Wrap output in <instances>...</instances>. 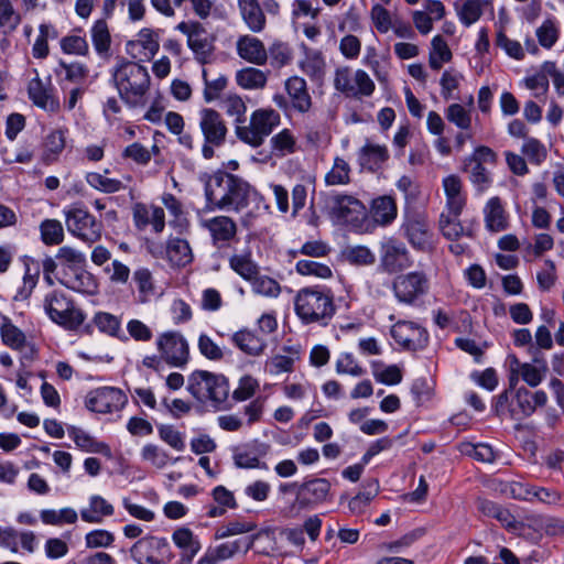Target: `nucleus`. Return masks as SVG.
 <instances>
[{"mask_svg":"<svg viewBox=\"0 0 564 564\" xmlns=\"http://www.w3.org/2000/svg\"><path fill=\"white\" fill-rule=\"evenodd\" d=\"M232 341L247 355L258 356L265 348L263 338L248 329H241L232 335Z\"/></svg>","mask_w":564,"mask_h":564,"instance_id":"nucleus-31","label":"nucleus"},{"mask_svg":"<svg viewBox=\"0 0 564 564\" xmlns=\"http://www.w3.org/2000/svg\"><path fill=\"white\" fill-rule=\"evenodd\" d=\"M58 66L65 73V79L74 84H83L88 77L89 69L86 65L74 62L59 61Z\"/></svg>","mask_w":564,"mask_h":564,"instance_id":"nucleus-61","label":"nucleus"},{"mask_svg":"<svg viewBox=\"0 0 564 564\" xmlns=\"http://www.w3.org/2000/svg\"><path fill=\"white\" fill-rule=\"evenodd\" d=\"M477 509L486 517L497 519L506 528H514L517 520L514 516L502 506L482 498L477 499Z\"/></svg>","mask_w":564,"mask_h":564,"instance_id":"nucleus-30","label":"nucleus"},{"mask_svg":"<svg viewBox=\"0 0 564 564\" xmlns=\"http://www.w3.org/2000/svg\"><path fill=\"white\" fill-rule=\"evenodd\" d=\"M41 237L45 245H59L64 239V229L56 219H45L40 225Z\"/></svg>","mask_w":564,"mask_h":564,"instance_id":"nucleus-49","label":"nucleus"},{"mask_svg":"<svg viewBox=\"0 0 564 564\" xmlns=\"http://www.w3.org/2000/svg\"><path fill=\"white\" fill-rule=\"evenodd\" d=\"M280 123V115L273 109H257L250 117L248 126H237V138L253 147H260L273 129Z\"/></svg>","mask_w":564,"mask_h":564,"instance_id":"nucleus-6","label":"nucleus"},{"mask_svg":"<svg viewBox=\"0 0 564 564\" xmlns=\"http://www.w3.org/2000/svg\"><path fill=\"white\" fill-rule=\"evenodd\" d=\"M130 553L139 564H166L173 557L166 539L156 536L138 540L131 546Z\"/></svg>","mask_w":564,"mask_h":564,"instance_id":"nucleus-11","label":"nucleus"},{"mask_svg":"<svg viewBox=\"0 0 564 564\" xmlns=\"http://www.w3.org/2000/svg\"><path fill=\"white\" fill-rule=\"evenodd\" d=\"M330 490V482L325 478H315L303 482L297 490L295 502L283 511L284 517L294 518L297 514L296 505L304 508L312 503H319L326 500Z\"/></svg>","mask_w":564,"mask_h":564,"instance_id":"nucleus-14","label":"nucleus"},{"mask_svg":"<svg viewBox=\"0 0 564 564\" xmlns=\"http://www.w3.org/2000/svg\"><path fill=\"white\" fill-rule=\"evenodd\" d=\"M174 544L182 550V564H189L200 550V543L188 528H180L173 532Z\"/></svg>","mask_w":564,"mask_h":564,"instance_id":"nucleus-26","label":"nucleus"},{"mask_svg":"<svg viewBox=\"0 0 564 564\" xmlns=\"http://www.w3.org/2000/svg\"><path fill=\"white\" fill-rule=\"evenodd\" d=\"M412 261L405 245L390 238L381 243L380 265L389 273H397L411 267Z\"/></svg>","mask_w":564,"mask_h":564,"instance_id":"nucleus-18","label":"nucleus"},{"mask_svg":"<svg viewBox=\"0 0 564 564\" xmlns=\"http://www.w3.org/2000/svg\"><path fill=\"white\" fill-rule=\"evenodd\" d=\"M267 51L273 68H282L290 64L293 58V50L282 41H274Z\"/></svg>","mask_w":564,"mask_h":564,"instance_id":"nucleus-46","label":"nucleus"},{"mask_svg":"<svg viewBox=\"0 0 564 564\" xmlns=\"http://www.w3.org/2000/svg\"><path fill=\"white\" fill-rule=\"evenodd\" d=\"M166 256L169 261L176 267H185L193 260L192 249L187 240L182 238H171L166 246Z\"/></svg>","mask_w":564,"mask_h":564,"instance_id":"nucleus-29","label":"nucleus"},{"mask_svg":"<svg viewBox=\"0 0 564 564\" xmlns=\"http://www.w3.org/2000/svg\"><path fill=\"white\" fill-rule=\"evenodd\" d=\"M369 488H372L368 491L359 492L354 498H351L348 502V508L351 513L360 514L368 507L370 501L377 496L379 491L378 480H372L369 485Z\"/></svg>","mask_w":564,"mask_h":564,"instance_id":"nucleus-53","label":"nucleus"},{"mask_svg":"<svg viewBox=\"0 0 564 564\" xmlns=\"http://www.w3.org/2000/svg\"><path fill=\"white\" fill-rule=\"evenodd\" d=\"M252 290L257 294L278 297L281 293V285L276 280L268 275H260L259 273L251 281Z\"/></svg>","mask_w":564,"mask_h":564,"instance_id":"nucleus-52","label":"nucleus"},{"mask_svg":"<svg viewBox=\"0 0 564 564\" xmlns=\"http://www.w3.org/2000/svg\"><path fill=\"white\" fill-rule=\"evenodd\" d=\"M86 182L93 188L106 194H113L126 187L120 180L110 178L97 172L87 173Z\"/></svg>","mask_w":564,"mask_h":564,"instance_id":"nucleus-44","label":"nucleus"},{"mask_svg":"<svg viewBox=\"0 0 564 564\" xmlns=\"http://www.w3.org/2000/svg\"><path fill=\"white\" fill-rule=\"evenodd\" d=\"M203 80L205 85L204 99L206 102H212L218 99L228 84V78L225 75H220L215 79H209L207 69H203Z\"/></svg>","mask_w":564,"mask_h":564,"instance_id":"nucleus-50","label":"nucleus"},{"mask_svg":"<svg viewBox=\"0 0 564 564\" xmlns=\"http://www.w3.org/2000/svg\"><path fill=\"white\" fill-rule=\"evenodd\" d=\"M202 227L208 230L213 245L219 249L228 247L237 235V225L228 216L204 219L202 220Z\"/></svg>","mask_w":564,"mask_h":564,"instance_id":"nucleus-19","label":"nucleus"},{"mask_svg":"<svg viewBox=\"0 0 564 564\" xmlns=\"http://www.w3.org/2000/svg\"><path fill=\"white\" fill-rule=\"evenodd\" d=\"M113 514V507L100 496H93L89 501V508L80 511V517L88 523H100L102 517Z\"/></svg>","mask_w":564,"mask_h":564,"instance_id":"nucleus-33","label":"nucleus"},{"mask_svg":"<svg viewBox=\"0 0 564 564\" xmlns=\"http://www.w3.org/2000/svg\"><path fill=\"white\" fill-rule=\"evenodd\" d=\"M452 57L453 55L446 41L441 35L434 36L429 57L430 67L434 70H438L442 68L443 63H448Z\"/></svg>","mask_w":564,"mask_h":564,"instance_id":"nucleus-41","label":"nucleus"},{"mask_svg":"<svg viewBox=\"0 0 564 564\" xmlns=\"http://www.w3.org/2000/svg\"><path fill=\"white\" fill-rule=\"evenodd\" d=\"M516 406L508 409L511 419L520 420L534 413L532 393L524 387L517 389L514 393Z\"/></svg>","mask_w":564,"mask_h":564,"instance_id":"nucleus-37","label":"nucleus"},{"mask_svg":"<svg viewBox=\"0 0 564 564\" xmlns=\"http://www.w3.org/2000/svg\"><path fill=\"white\" fill-rule=\"evenodd\" d=\"M69 437L73 438L75 444L85 452L110 454V448L107 444L97 442L91 435L84 430L69 426L67 429Z\"/></svg>","mask_w":564,"mask_h":564,"instance_id":"nucleus-34","label":"nucleus"},{"mask_svg":"<svg viewBox=\"0 0 564 564\" xmlns=\"http://www.w3.org/2000/svg\"><path fill=\"white\" fill-rule=\"evenodd\" d=\"M252 451L246 448H236L234 453V462L238 468H257L260 467L259 456H265L270 446L257 441L252 444Z\"/></svg>","mask_w":564,"mask_h":564,"instance_id":"nucleus-28","label":"nucleus"},{"mask_svg":"<svg viewBox=\"0 0 564 564\" xmlns=\"http://www.w3.org/2000/svg\"><path fill=\"white\" fill-rule=\"evenodd\" d=\"M295 268L297 273L302 275H314L321 279L332 276V270L328 265L313 260H300Z\"/></svg>","mask_w":564,"mask_h":564,"instance_id":"nucleus-60","label":"nucleus"},{"mask_svg":"<svg viewBox=\"0 0 564 564\" xmlns=\"http://www.w3.org/2000/svg\"><path fill=\"white\" fill-rule=\"evenodd\" d=\"M395 297L401 303L413 304L429 289V282L424 273L410 272L398 275L392 284Z\"/></svg>","mask_w":564,"mask_h":564,"instance_id":"nucleus-15","label":"nucleus"},{"mask_svg":"<svg viewBox=\"0 0 564 564\" xmlns=\"http://www.w3.org/2000/svg\"><path fill=\"white\" fill-rule=\"evenodd\" d=\"M127 400V395L120 389L101 387L88 392L85 404L93 412L106 414L121 410Z\"/></svg>","mask_w":564,"mask_h":564,"instance_id":"nucleus-13","label":"nucleus"},{"mask_svg":"<svg viewBox=\"0 0 564 564\" xmlns=\"http://www.w3.org/2000/svg\"><path fill=\"white\" fill-rule=\"evenodd\" d=\"M22 17L10 0H0V29L4 34L14 32L21 24Z\"/></svg>","mask_w":564,"mask_h":564,"instance_id":"nucleus-43","label":"nucleus"},{"mask_svg":"<svg viewBox=\"0 0 564 564\" xmlns=\"http://www.w3.org/2000/svg\"><path fill=\"white\" fill-rule=\"evenodd\" d=\"M112 79L120 98L127 105L137 107L143 104L150 87V75L144 66L121 59L113 68Z\"/></svg>","mask_w":564,"mask_h":564,"instance_id":"nucleus-2","label":"nucleus"},{"mask_svg":"<svg viewBox=\"0 0 564 564\" xmlns=\"http://www.w3.org/2000/svg\"><path fill=\"white\" fill-rule=\"evenodd\" d=\"M522 153L531 163L540 164L547 155L545 147L534 138L525 140L522 145Z\"/></svg>","mask_w":564,"mask_h":564,"instance_id":"nucleus-64","label":"nucleus"},{"mask_svg":"<svg viewBox=\"0 0 564 564\" xmlns=\"http://www.w3.org/2000/svg\"><path fill=\"white\" fill-rule=\"evenodd\" d=\"M482 14V1L481 0H464L462 7L458 9V17L460 22L470 26Z\"/></svg>","mask_w":564,"mask_h":564,"instance_id":"nucleus-54","label":"nucleus"},{"mask_svg":"<svg viewBox=\"0 0 564 564\" xmlns=\"http://www.w3.org/2000/svg\"><path fill=\"white\" fill-rule=\"evenodd\" d=\"M335 311L334 295L328 289L305 288L295 296V312L305 324H325Z\"/></svg>","mask_w":564,"mask_h":564,"instance_id":"nucleus-3","label":"nucleus"},{"mask_svg":"<svg viewBox=\"0 0 564 564\" xmlns=\"http://www.w3.org/2000/svg\"><path fill=\"white\" fill-rule=\"evenodd\" d=\"M28 94L34 105L46 111L56 112L59 109L58 100L48 93L39 77L29 83Z\"/></svg>","mask_w":564,"mask_h":564,"instance_id":"nucleus-27","label":"nucleus"},{"mask_svg":"<svg viewBox=\"0 0 564 564\" xmlns=\"http://www.w3.org/2000/svg\"><path fill=\"white\" fill-rule=\"evenodd\" d=\"M187 390L196 400H209L215 405L225 403L229 397L228 380L205 370H196L189 376Z\"/></svg>","mask_w":564,"mask_h":564,"instance_id":"nucleus-4","label":"nucleus"},{"mask_svg":"<svg viewBox=\"0 0 564 564\" xmlns=\"http://www.w3.org/2000/svg\"><path fill=\"white\" fill-rule=\"evenodd\" d=\"M0 334L3 344L12 349L20 350L25 345L26 338L24 333L7 316H2Z\"/></svg>","mask_w":564,"mask_h":564,"instance_id":"nucleus-39","label":"nucleus"},{"mask_svg":"<svg viewBox=\"0 0 564 564\" xmlns=\"http://www.w3.org/2000/svg\"><path fill=\"white\" fill-rule=\"evenodd\" d=\"M61 48L65 54L87 56L89 45L85 37L79 35H67L61 40Z\"/></svg>","mask_w":564,"mask_h":564,"instance_id":"nucleus-56","label":"nucleus"},{"mask_svg":"<svg viewBox=\"0 0 564 564\" xmlns=\"http://www.w3.org/2000/svg\"><path fill=\"white\" fill-rule=\"evenodd\" d=\"M446 119L462 130L471 127V116L460 104H452L447 107Z\"/></svg>","mask_w":564,"mask_h":564,"instance_id":"nucleus-59","label":"nucleus"},{"mask_svg":"<svg viewBox=\"0 0 564 564\" xmlns=\"http://www.w3.org/2000/svg\"><path fill=\"white\" fill-rule=\"evenodd\" d=\"M67 230L78 239L91 245L101 238L102 224L83 208L65 213Z\"/></svg>","mask_w":564,"mask_h":564,"instance_id":"nucleus-8","label":"nucleus"},{"mask_svg":"<svg viewBox=\"0 0 564 564\" xmlns=\"http://www.w3.org/2000/svg\"><path fill=\"white\" fill-rule=\"evenodd\" d=\"M141 457L143 460L150 462L156 468H164L169 460V454L154 444H147L141 451Z\"/></svg>","mask_w":564,"mask_h":564,"instance_id":"nucleus-62","label":"nucleus"},{"mask_svg":"<svg viewBox=\"0 0 564 564\" xmlns=\"http://www.w3.org/2000/svg\"><path fill=\"white\" fill-rule=\"evenodd\" d=\"M271 143L273 150L278 151L281 155L294 153L296 149V141L288 129L272 137Z\"/></svg>","mask_w":564,"mask_h":564,"instance_id":"nucleus-63","label":"nucleus"},{"mask_svg":"<svg viewBox=\"0 0 564 564\" xmlns=\"http://www.w3.org/2000/svg\"><path fill=\"white\" fill-rule=\"evenodd\" d=\"M61 283L79 293L94 294L97 291V282L93 274L80 267H69Z\"/></svg>","mask_w":564,"mask_h":564,"instance_id":"nucleus-22","label":"nucleus"},{"mask_svg":"<svg viewBox=\"0 0 564 564\" xmlns=\"http://www.w3.org/2000/svg\"><path fill=\"white\" fill-rule=\"evenodd\" d=\"M285 89L294 109L300 112H307L310 110L312 99L307 91L306 82L302 77H290L285 82Z\"/></svg>","mask_w":564,"mask_h":564,"instance_id":"nucleus-25","label":"nucleus"},{"mask_svg":"<svg viewBox=\"0 0 564 564\" xmlns=\"http://www.w3.org/2000/svg\"><path fill=\"white\" fill-rule=\"evenodd\" d=\"M392 338L406 350L424 349L429 343V333L413 322L399 321L391 327Z\"/></svg>","mask_w":564,"mask_h":564,"instance_id":"nucleus-17","label":"nucleus"},{"mask_svg":"<svg viewBox=\"0 0 564 564\" xmlns=\"http://www.w3.org/2000/svg\"><path fill=\"white\" fill-rule=\"evenodd\" d=\"M196 122L204 138L202 154L204 159L209 160L215 154L214 149L225 144L228 133L227 124L221 113L213 108H202L197 113Z\"/></svg>","mask_w":564,"mask_h":564,"instance_id":"nucleus-5","label":"nucleus"},{"mask_svg":"<svg viewBox=\"0 0 564 564\" xmlns=\"http://www.w3.org/2000/svg\"><path fill=\"white\" fill-rule=\"evenodd\" d=\"M485 225L491 232H500L509 227V216L498 196L491 197L484 208Z\"/></svg>","mask_w":564,"mask_h":564,"instance_id":"nucleus-23","label":"nucleus"},{"mask_svg":"<svg viewBox=\"0 0 564 564\" xmlns=\"http://www.w3.org/2000/svg\"><path fill=\"white\" fill-rule=\"evenodd\" d=\"M251 186L241 177L216 172L205 184V196L209 209L240 212L249 204Z\"/></svg>","mask_w":564,"mask_h":564,"instance_id":"nucleus-1","label":"nucleus"},{"mask_svg":"<svg viewBox=\"0 0 564 564\" xmlns=\"http://www.w3.org/2000/svg\"><path fill=\"white\" fill-rule=\"evenodd\" d=\"M224 109L229 117H235L237 126H243L246 122L247 106L243 99L237 94H229L223 100Z\"/></svg>","mask_w":564,"mask_h":564,"instance_id":"nucleus-48","label":"nucleus"},{"mask_svg":"<svg viewBox=\"0 0 564 564\" xmlns=\"http://www.w3.org/2000/svg\"><path fill=\"white\" fill-rule=\"evenodd\" d=\"M371 212L377 224L388 225L397 217V205L391 196H380L373 199Z\"/></svg>","mask_w":564,"mask_h":564,"instance_id":"nucleus-35","label":"nucleus"},{"mask_svg":"<svg viewBox=\"0 0 564 564\" xmlns=\"http://www.w3.org/2000/svg\"><path fill=\"white\" fill-rule=\"evenodd\" d=\"M336 372L339 375L361 377L365 375L366 370L357 362L352 354L343 352L336 360Z\"/></svg>","mask_w":564,"mask_h":564,"instance_id":"nucleus-57","label":"nucleus"},{"mask_svg":"<svg viewBox=\"0 0 564 564\" xmlns=\"http://www.w3.org/2000/svg\"><path fill=\"white\" fill-rule=\"evenodd\" d=\"M44 310L54 323L68 330H76L85 321L83 311L59 291H53L45 296Z\"/></svg>","mask_w":564,"mask_h":564,"instance_id":"nucleus-7","label":"nucleus"},{"mask_svg":"<svg viewBox=\"0 0 564 564\" xmlns=\"http://www.w3.org/2000/svg\"><path fill=\"white\" fill-rule=\"evenodd\" d=\"M133 281L137 283V288L142 302L148 301L149 296L154 292L152 273L145 268H140L133 273Z\"/></svg>","mask_w":564,"mask_h":564,"instance_id":"nucleus-58","label":"nucleus"},{"mask_svg":"<svg viewBox=\"0 0 564 564\" xmlns=\"http://www.w3.org/2000/svg\"><path fill=\"white\" fill-rule=\"evenodd\" d=\"M463 170L468 173L469 181L477 188L478 192H485L491 184V176L485 165L479 163H469L464 159Z\"/></svg>","mask_w":564,"mask_h":564,"instance_id":"nucleus-42","label":"nucleus"},{"mask_svg":"<svg viewBox=\"0 0 564 564\" xmlns=\"http://www.w3.org/2000/svg\"><path fill=\"white\" fill-rule=\"evenodd\" d=\"M254 540L256 535L245 536L231 542L223 543L215 547L214 551L220 561L227 560L232 557L236 553L240 551L247 553L253 546Z\"/></svg>","mask_w":564,"mask_h":564,"instance_id":"nucleus-45","label":"nucleus"},{"mask_svg":"<svg viewBox=\"0 0 564 564\" xmlns=\"http://www.w3.org/2000/svg\"><path fill=\"white\" fill-rule=\"evenodd\" d=\"M459 216H452L451 214H442L440 217V229L443 236L449 240H458L462 236H471V231H465L459 221Z\"/></svg>","mask_w":564,"mask_h":564,"instance_id":"nucleus-47","label":"nucleus"},{"mask_svg":"<svg viewBox=\"0 0 564 564\" xmlns=\"http://www.w3.org/2000/svg\"><path fill=\"white\" fill-rule=\"evenodd\" d=\"M177 30L187 35V44L196 59L205 64L214 52V37L198 22H181Z\"/></svg>","mask_w":564,"mask_h":564,"instance_id":"nucleus-12","label":"nucleus"},{"mask_svg":"<svg viewBox=\"0 0 564 564\" xmlns=\"http://www.w3.org/2000/svg\"><path fill=\"white\" fill-rule=\"evenodd\" d=\"M349 173L348 163L341 158H336L333 169L325 176V181L328 185L348 184L350 181Z\"/></svg>","mask_w":564,"mask_h":564,"instance_id":"nucleus-55","label":"nucleus"},{"mask_svg":"<svg viewBox=\"0 0 564 564\" xmlns=\"http://www.w3.org/2000/svg\"><path fill=\"white\" fill-rule=\"evenodd\" d=\"M389 158V151L386 145L367 142L359 151L360 166L370 172L379 171Z\"/></svg>","mask_w":564,"mask_h":564,"instance_id":"nucleus-24","label":"nucleus"},{"mask_svg":"<svg viewBox=\"0 0 564 564\" xmlns=\"http://www.w3.org/2000/svg\"><path fill=\"white\" fill-rule=\"evenodd\" d=\"M237 54L250 64L262 66L268 62V51L264 43L256 36L246 34L236 42Z\"/></svg>","mask_w":564,"mask_h":564,"instance_id":"nucleus-20","label":"nucleus"},{"mask_svg":"<svg viewBox=\"0 0 564 564\" xmlns=\"http://www.w3.org/2000/svg\"><path fill=\"white\" fill-rule=\"evenodd\" d=\"M236 82L245 89H261L265 87L268 76L261 69L246 67L237 72Z\"/></svg>","mask_w":564,"mask_h":564,"instance_id":"nucleus-40","label":"nucleus"},{"mask_svg":"<svg viewBox=\"0 0 564 564\" xmlns=\"http://www.w3.org/2000/svg\"><path fill=\"white\" fill-rule=\"evenodd\" d=\"M329 214L338 223L354 224L362 219L365 215L364 204L351 195H333L327 199Z\"/></svg>","mask_w":564,"mask_h":564,"instance_id":"nucleus-16","label":"nucleus"},{"mask_svg":"<svg viewBox=\"0 0 564 564\" xmlns=\"http://www.w3.org/2000/svg\"><path fill=\"white\" fill-rule=\"evenodd\" d=\"M90 34L97 54L108 57L110 55L111 35L106 20H97L91 26Z\"/></svg>","mask_w":564,"mask_h":564,"instance_id":"nucleus-32","label":"nucleus"},{"mask_svg":"<svg viewBox=\"0 0 564 564\" xmlns=\"http://www.w3.org/2000/svg\"><path fill=\"white\" fill-rule=\"evenodd\" d=\"M239 12L247 28L253 33L262 32L267 26L264 10L258 0H237Z\"/></svg>","mask_w":564,"mask_h":564,"instance_id":"nucleus-21","label":"nucleus"},{"mask_svg":"<svg viewBox=\"0 0 564 564\" xmlns=\"http://www.w3.org/2000/svg\"><path fill=\"white\" fill-rule=\"evenodd\" d=\"M65 144L66 141L64 132L62 130L52 131L45 138L42 161L45 164H51L55 162L65 149Z\"/></svg>","mask_w":564,"mask_h":564,"instance_id":"nucleus-38","label":"nucleus"},{"mask_svg":"<svg viewBox=\"0 0 564 564\" xmlns=\"http://www.w3.org/2000/svg\"><path fill=\"white\" fill-rule=\"evenodd\" d=\"M93 323L99 332L108 336L116 337L122 341H127L128 337L121 332V322L119 317L107 312H98L93 318Z\"/></svg>","mask_w":564,"mask_h":564,"instance_id":"nucleus-36","label":"nucleus"},{"mask_svg":"<svg viewBox=\"0 0 564 564\" xmlns=\"http://www.w3.org/2000/svg\"><path fill=\"white\" fill-rule=\"evenodd\" d=\"M160 358L172 367H184L189 359L188 344L184 336L175 330L162 333L156 338Z\"/></svg>","mask_w":564,"mask_h":564,"instance_id":"nucleus-9","label":"nucleus"},{"mask_svg":"<svg viewBox=\"0 0 564 564\" xmlns=\"http://www.w3.org/2000/svg\"><path fill=\"white\" fill-rule=\"evenodd\" d=\"M402 229L413 248L421 251L432 249V232L425 213L416 209H406Z\"/></svg>","mask_w":564,"mask_h":564,"instance_id":"nucleus-10","label":"nucleus"},{"mask_svg":"<svg viewBox=\"0 0 564 564\" xmlns=\"http://www.w3.org/2000/svg\"><path fill=\"white\" fill-rule=\"evenodd\" d=\"M229 264L236 273L250 282L259 272L258 265L249 256H232L229 260Z\"/></svg>","mask_w":564,"mask_h":564,"instance_id":"nucleus-51","label":"nucleus"}]
</instances>
